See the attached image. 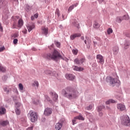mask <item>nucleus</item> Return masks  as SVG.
I'll return each instance as SVG.
<instances>
[{"instance_id":"38","label":"nucleus","mask_w":130,"mask_h":130,"mask_svg":"<svg viewBox=\"0 0 130 130\" xmlns=\"http://www.w3.org/2000/svg\"><path fill=\"white\" fill-rule=\"evenodd\" d=\"M12 37H14V38H17V37H19V33H15L13 35Z\"/></svg>"},{"instance_id":"23","label":"nucleus","mask_w":130,"mask_h":130,"mask_svg":"<svg viewBox=\"0 0 130 130\" xmlns=\"http://www.w3.org/2000/svg\"><path fill=\"white\" fill-rule=\"evenodd\" d=\"M115 101L113 100H109L106 102V104H107V105H108L111 103H115Z\"/></svg>"},{"instance_id":"42","label":"nucleus","mask_w":130,"mask_h":130,"mask_svg":"<svg viewBox=\"0 0 130 130\" xmlns=\"http://www.w3.org/2000/svg\"><path fill=\"white\" fill-rule=\"evenodd\" d=\"M7 79H8V77H7L6 76H4L2 77V80L3 81H4V82H6V81H7Z\"/></svg>"},{"instance_id":"43","label":"nucleus","mask_w":130,"mask_h":130,"mask_svg":"<svg viewBox=\"0 0 130 130\" xmlns=\"http://www.w3.org/2000/svg\"><path fill=\"white\" fill-rule=\"evenodd\" d=\"M5 49H6V48H5V46H3V47L0 48V52H3V51L5 50Z\"/></svg>"},{"instance_id":"13","label":"nucleus","mask_w":130,"mask_h":130,"mask_svg":"<svg viewBox=\"0 0 130 130\" xmlns=\"http://www.w3.org/2000/svg\"><path fill=\"white\" fill-rule=\"evenodd\" d=\"M117 108L120 111H123L125 109V106L121 104H119L117 105Z\"/></svg>"},{"instance_id":"32","label":"nucleus","mask_w":130,"mask_h":130,"mask_svg":"<svg viewBox=\"0 0 130 130\" xmlns=\"http://www.w3.org/2000/svg\"><path fill=\"white\" fill-rule=\"evenodd\" d=\"M21 106V103H15V107H16V109H19L18 108Z\"/></svg>"},{"instance_id":"48","label":"nucleus","mask_w":130,"mask_h":130,"mask_svg":"<svg viewBox=\"0 0 130 130\" xmlns=\"http://www.w3.org/2000/svg\"><path fill=\"white\" fill-rule=\"evenodd\" d=\"M23 34H27V29H24L22 31Z\"/></svg>"},{"instance_id":"55","label":"nucleus","mask_w":130,"mask_h":130,"mask_svg":"<svg viewBox=\"0 0 130 130\" xmlns=\"http://www.w3.org/2000/svg\"><path fill=\"white\" fill-rule=\"evenodd\" d=\"M81 39L82 40H84V37H81Z\"/></svg>"},{"instance_id":"35","label":"nucleus","mask_w":130,"mask_h":130,"mask_svg":"<svg viewBox=\"0 0 130 130\" xmlns=\"http://www.w3.org/2000/svg\"><path fill=\"white\" fill-rule=\"evenodd\" d=\"M4 90L5 92H6L7 94H9V93H10V90L8 89V87H4Z\"/></svg>"},{"instance_id":"11","label":"nucleus","mask_w":130,"mask_h":130,"mask_svg":"<svg viewBox=\"0 0 130 130\" xmlns=\"http://www.w3.org/2000/svg\"><path fill=\"white\" fill-rule=\"evenodd\" d=\"M34 28H35V24H34V23L28 24L27 26V29H28V32H31Z\"/></svg>"},{"instance_id":"3","label":"nucleus","mask_w":130,"mask_h":130,"mask_svg":"<svg viewBox=\"0 0 130 130\" xmlns=\"http://www.w3.org/2000/svg\"><path fill=\"white\" fill-rule=\"evenodd\" d=\"M45 57L47 58V59H54V60H56V59L61 58L62 56L57 50H54L52 53L46 54Z\"/></svg>"},{"instance_id":"8","label":"nucleus","mask_w":130,"mask_h":130,"mask_svg":"<svg viewBox=\"0 0 130 130\" xmlns=\"http://www.w3.org/2000/svg\"><path fill=\"white\" fill-rule=\"evenodd\" d=\"M122 20H128V16L127 15H124L123 16L117 17L116 21L117 23H121Z\"/></svg>"},{"instance_id":"19","label":"nucleus","mask_w":130,"mask_h":130,"mask_svg":"<svg viewBox=\"0 0 130 130\" xmlns=\"http://www.w3.org/2000/svg\"><path fill=\"white\" fill-rule=\"evenodd\" d=\"M62 126V123H58L56 124L55 125V129L56 130H59L60 128H61V127Z\"/></svg>"},{"instance_id":"39","label":"nucleus","mask_w":130,"mask_h":130,"mask_svg":"<svg viewBox=\"0 0 130 130\" xmlns=\"http://www.w3.org/2000/svg\"><path fill=\"white\" fill-rule=\"evenodd\" d=\"M85 60L86 59L85 58V57H83L80 60V63H83V62H85Z\"/></svg>"},{"instance_id":"36","label":"nucleus","mask_w":130,"mask_h":130,"mask_svg":"<svg viewBox=\"0 0 130 130\" xmlns=\"http://www.w3.org/2000/svg\"><path fill=\"white\" fill-rule=\"evenodd\" d=\"M45 97L46 100H47V101H49V102H50V103L52 102V101L50 100V98H49V96H48V95H45Z\"/></svg>"},{"instance_id":"12","label":"nucleus","mask_w":130,"mask_h":130,"mask_svg":"<svg viewBox=\"0 0 130 130\" xmlns=\"http://www.w3.org/2000/svg\"><path fill=\"white\" fill-rule=\"evenodd\" d=\"M66 78L67 80H70V81H73L75 80V76L72 74H66Z\"/></svg>"},{"instance_id":"60","label":"nucleus","mask_w":130,"mask_h":130,"mask_svg":"<svg viewBox=\"0 0 130 130\" xmlns=\"http://www.w3.org/2000/svg\"><path fill=\"white\" fill-rule=\"evenodd\" d=\"M35 104H36V105H37V103H35Z\"/></svg>"},{"instance_id":"29","label":"nucleus","mask_w":130,"mask_h":130,"mask_svg":"<svg viewBox=\"0 0 130 130\" xmlns=\"http://www.w3.org/2000/svg\"><path fill=\"white\" fill-rule=\"evenodd\" d=\"M104 108H105V106L102 105L98 107V111L100 112L101 110H102V109H104Z\"/></svg>"},{"instance_id":"57","label":"nucleus","mask_w":130,"mask_h":130,"mask_svg":"<svg viewBox=\"0 0 130 130\" xmlns=\"http://www.w3.org/2000/svg\"><path fill=\"white\" fill-rule=\"evenodd\" d=\"M27 9H28V10H30V7L27 6Z\"/></svg>"},{"instance_id":"47","label":"nucleus","mask_w":130,"mask_h":130,"mask_svg":"<svg viewBox=\"0 0 130 130\" xmlns=\"http://www.w3.org/2000/svg\"><path fill=\"white\" fill-rule=\"evenodd\" d=\"M76 121H77L76 120V119H75L74 120H72V123H73V125H75V124H76Z\"/></svg>"},{"instance_id":"30","label":"nucleus","mask_w":130,"mask_h":130,"mask_svg":"<svg viewBox=\"0 0 130 130\" xmlns=\"http://www.w3.org/2000/svg\"><path fill=\"white\" fill-rule=\"evenodd\" d=\"M75 7H77V6H76V5H73V6L70 7L69 8L68 11H69V12H71V11H72V10H74V8H75Z\"/></svg>"},{"instance_id":"26","label":"nucleus","mask_w":130,"mask_h":130,"mask_svg":"<svg viewBox=\"0 0 130 130\" xmlns=\"http://www.w3.org/2000/svg\"><path fill=\"white\" fill-rule=\"evenodd\" d=\"M19 89L21 92L24 90V86H23V84L22 83H19L18 85Z\"/></svg>"},{"instance_id":"21","label":"nucleus","mask_w":130,"mask_h":130,"mask_svg":"<svg viewBox=\"0 0 130 130\" xmlns=\"http://www.w3.org/2000/svg\"><path fill=\"white\" fill-rule=\"evenodd\" d=\"M73 25H74V26L76 27V28H78V29H79V28H80V23H79V22H78V21H77L76 20H75L73 22Z\"/></svg>"},{"instance_id":"27","label":"nucleus","mask_w":130,"mask_h":130,"mask_svg":"<svg viewBox=\"0 0 130 130\" xmlns=\"http://www.w3.org/2000/svg\"><path fill=\"white\" fill-rule=\"evenodd\" d=\"M32 86L34 87H37V88H38V87H39V83H38V81H35L33 84H32Z\"/></svg>"},{"instance_id":"58","label":"nucleus","mask_w":130,"mask_h":130,"mask_svg":"<svg viewBox=\"0 0 130 130\" xmlns=\"http://www.w3.org/2000/svg\"><path fill=\"white\" fill-rule=\"evenodd\" d=\"M84 43H85V44H87V41H84Z\"/></svg>"},{"instance_id":"14","label":"nucleus","mask_w":130,"mask_h":130,"mask_svg":"<svg viewBox=\"0 0 130 130\" xmlns=\"http://www.w3.org/2000/svg\"><path fill=\"white\" fill-rule=\"evenodd\" d=\"M73 70L74 71H77V72H82V71H84V68L81 67H78V66H73L72 67Z\"/></svg>"},{"instance_id":"34","label":"nucleus","mask_w":130,"mask_h":130,"mask_svg":"<svg viewBox=\"0 0 130 130\" xmlns=\"http://www.w3.org/2000/svg\"><path fill=\"white\" fill-rule=\"evenodd\" d=\"M72 52H73V54H75V55H77V54H78V50L73 49V50H72Z\"/></svg>"},{"instance_id":"20","label":"nucleus","mask_w":130,"mask_h":130,"mask_svg":"<svg viewBox=\"0 0 130 130\" xmlns=\"http://www.w3.org/2000/svg\"><path fill=\"white\" fill-rule=\"evenodd\" d=\"M0 123L1 125H3V126H6V125H8V124H9V121H1Z\"/></svg>"},{"instance_id":"9","label":"nucleus","mask_w":130,"mask_h":130,"mask_svg":"<svg viewBox=\"0 0 130 130\" xmlns=\"http://www.w3.org/2000/svg\"><path fill=\"white\" fill-rule=\"evenodd\" d=\"M96 59L99 63H101L102 64L104 63V59H103V56L101 54H98L96 55Z\"/></svg>"},{"instance_id":"41","label":"nucleus","mask_w":130,"mask_h":130,"mask_svg":"<svg viewBox=\"0 0 130 130\" xmlns=\"http://www.w3.org/2000/svg\"><path fill=\"white\" fill-rule=\"evenodd\" d=\"M55 45L57 46V47H60V43L58 42H55Z\"/></svg>"},{"instance_id":"31","label":"nucleus","mask_w":130,"mask_h":130,"mask_svg":"<svg viewBox=\"0 0 130 130\" xmlns=\"http://www.w3.org/2000/svg\"><path fill=\"white\" fill-rule=\"evenodd\" d=\"M74 62L75 63H76V64H80V60H79V59L76 58L74 60Z\"/></svg>"},{"instance_id":"28","label":"nucleus","mask_w":130,"mask_h":130,"mask_svg":"<svg viewBox=\"0 0 130 130\" xmlns=\"http://www.w3.org/2000/svg\"><path fill=\"white\" fill-rule=\"evenodd\" d=\"M15 113L17 115H20V114H21V111L19 109H16Z\"/></svg>"},{"instance_id":"17","label":"nucleus","mask_w":130,"mask_h":130,"mask_svg":"<svg viewBox=\"0 0 130 130\" xmlns=\"http://www.w3.org/2000/svg\"><path fill=\"white\" fill-rule=\"evenodd\" d=\"M81 34H74L73 35L71 36L70 38L71 40H74L75 38H77V37H81Z\"/></svg>"},{"instance_id":"1","label":"nucleus","mask_w":130,"mask_h":130,"mask_svg":"<svg viewBox=\"0 0 130 130\" xmlns=\"http://www.w3.org/2000/svg\"><path fill=\"white\" fill-rule=\"evenodd\" d=\"M62 93L68 99H75L78 97V91L72 88H67L63 90Z\"/></svg>"},{"instance_id":"56","label":"nucleus","mask_w":130,"mask_h":130,"mask_svg":"<svg viewBox=\"0 0 130 130\" xmlns=\"http://www.w3.org/2000/svg\"><path fill=\"white\" fill-rule=\"evenodd\" d=\"M107 108L108 110H110V108H109V107H107Z\"/></svg>"},{"instance_id":"44","label":"nucleus","mask_w":130,"mask_h":130,"mask_svg":"<svg viewBox=\"0 0 130 130\" xmlns=\"http://www.w3.org/2000/svg\"><path fill=\"white\" fill-rule=\"evenodd\" d=\"M45 74H46V75H50L51 74V72H50V71L47 70L45 71Z\"/></svg>"},{"instance_id":"40","label":"nucleus","mask_w":130,"mask_h":130,"mask_svg":"<svg viewBox=\"0 0 130 130\" xmlns=\"http://www.w3.org/2000/svg\"><path fill=\"white\" fill-rule=\"evenodd\" d=\"M93 108V106L92 105H89L86 108L87 110H91Z\"/></svg>"},{"instance_id":"16","label":"nucleus","mask_w":130,"mask_h":130,"mask_svg":"<svg viewBox=\"0 0 130 130\" xmlns=\"http://www.w3.org/2000/svg\"><path fill=\"white\" fill-rule=\"evenodd\" d=\"M42 34H44V35H47V34H48V28L42 27Z\"/></svg>"},{"instance_id":"6","label":"nucleus","mask_w":130,"mask_h":130,"mask_svg":"<svg viewBox=\"0 0 130 130\" xmlns=\"http://www.w3.org/2000/svg\"><path fill=\"white\" fill-rule=\"evenodd\" d=\"M106 80H107V82H108V80L109 81L110 84L112 87H114V86H115V84H116V83H117V82H118V80H117V79L112 78V77L107 78Z\"/></svg>"},{"instance_id":"50","label":"nucleus","mask_w":130,"mask_h":130,"mask_svg":"<svg viewBox=\"0 0 130 130\" xmlns=\"http://www.w3.org/2000/svg\"><path fill=\"white\" fill-rule=\"evenodd\" d=\"M99 116H103V113H102V112H100L99 113Z\"/></svg>"},{"instance_id":"24","label":"nucleus","mask_w":130,"mask_h":130,"mask_svg":"<svg viewBox=\"0 0 130 130\" xmlns=\"http://www.w3.org/2000/svg\"><path fill=\"white\" fill-rule=\"evenodd\" d=\"M93 28H95V29H98V28H99L100 27V25L99 24V23L98 22H95L94 24H93Z\"/></svg>"},{"instance_id":"22","label":"nucleus","mask_w":130,"mask_h":130,"mask_svg":"<svg viewBox=\"0 0 130 130\" xmlns=\"http://www.w3.org/2000/svg\"><path fill=\"white\" fill-rule=\"evenodd\" d=\"M74 119H79V120H84V118L83 117L82 115H79L78 116H76L74 117Z\"/></svg>"},{"instance_id":"5","label":"nucleus","mask_w":130,"mask_h":130,"mask_svg":"<svg viewBox=\"0 0 130 130\" xmlns=\"http://www.w3.org/2000/svg\"><path fill=\"white\" fill-rule=\"evenodd\" d=\"M121 122L123 125H125V126H130L129 117L127 115L123 116L121 118Z\"/></svg>"},{"instance_id":"45","label":"nucleus","mask_w":130,"mask_h":130,"mask_svg":"<svg viewBox=\"0 0 130 130\" xmlns=\"http://www.w3.org/2000/svg\"><path fill=\"white\" fill-rule=\"evenodd\" d=\"M13 43H14V44H17V43H18V39H15L13 40Z\"/></svg>"},{"instance_id":"59","label":"nucleus","mask_w":130,"mask_h":130,"mask_svg":"<svg viewBox=\"0 0 130 130\" xmlns=\"http://www.w3.org/2000/svg\"><path fill=\"white\" fill-rule=\"evenodd\" d=\"M14 1H15V2H18V0H14Z\"/></svg>"},{"instance_id":"10","label":"nucleus","mask_w":130,"mask_h":130,"mask_svg":"<svg viewBox=\"0 0 130 130\" xmlns=\"http://www.w3.org/2000/svg\"><path fill=\"white\" fill-rule=\"evenodd\" d=\"M51 113H52V111L51 110V109H50L49 108H47L45 109L44 114L46 116H48L50 115V114H51Z\"/></svg>"},{"instance_id":"52","label":"nucleus","mask_w":130,"mask_h":130,"mask_svg":"<svg viewBox=\"0 0 130 130\" xmlns=\"http://www.w3.org/2000/svg\"><path fill=\"white\" fill-rule=\"evenodd\" d=\"M34 19H35V16H32L31 17V20L32 21H33V20H34Z\"/></svg>"},{"instance_id":"51","label":"nucleus","mask_w":130,"mask_h":130,"mask_svg":"<svg viewBox=\"0 0 130 130\" xmlns=\"http://www.w3.org/2000/svg\"><path fill=\"white\" fill-rule=\"evenodd\" d=\"M0 29L3 31V26H2V23H0Z\"/></svg>"},{"instance_id":"2","label":"nucleus","mask_w":130,"mask_h":130,"mask_svg":"<svg viewBox=\"0 0 130 130\" xmlns=\"http://www.w3.org/2000/svg\"><path fill=\"white\" fill-rule=\"evenodd\" d=\"M14 22L12 25V29H17L18 28H21L24 25V21L22 18H20L19 16H16L13 17Z\"/></svg>"},{"instance_id":"25","label":"nucleus","mask_w":130,"mask_h":130,"mask_svg":"<svg viewBox=\"0 0 130 130\" xmlns=\"http://www.w3.org/2000/svg\"><path fill=\"white\" fill-rule=\"evenodd\" d=\"M113 50L114 54H117V53H118V47H115L113 48Z\"/></svg>"},{"instance_id":"53","label":"nucleus","mask_w":130,"mask_h":130,"mask_svg":"<svg viewBox=\"0 0 130 130\" xmlns=\"http://www.w3.org/2000/svg\"><path fill=\"white\" fill-rule=\"evenodd\" d=\"M32 50H33L34 51H36V48H32Z\"/></svg>"},{"instance_id":"37","label":"nucleus","mask_w":130,"mask_h":130,"mask_svg":"<svg viewBox=\"0 0 130 130\" xmlns=\"http://www.w3.org/2000/svg\"><path fill=\"white\" fill-rule=\"evenodd\" d=\"M108 34H111V33H112V32H113V30H112V28H108Z\"/></svg>"},{"instance_id":"46","label":"nucleus","mask_w":130,"mask_h":130,"mask_svg":"<svg viewBox=\"0 0 130 130\" xmlns=\"http://www.w3.org/2000/svg\"><path fill=\"white\" fill-rule=\"evenodd\" d=\"M125 45V48L126 49V46H128L129 45V42H127L126 44H124Z\"/></svg>"},{"instance_id":"4","label":"nucleus","mask_w":130,"mask_h":130,"mask_svg":"<svg viewBox=\"0 0 130 130\" xmlns=\"http://www.w3.org/2000/svg\"><path fill=\"white\" fill-rule=\"evenodd\" d=\"M27 116L28 117H30V121H31V122H35V121H37L38 119V115L36 112L30 111Z\"/></svg>"},{"instance_id":"54","label":"nucleus","mask_w":130,"mask_h":130,"mask_svg":"<svg viewBox=\"0 0 130 130\" xmlns=\"http://www.w3.org/2000/svg\"><path fill=\"white\" fill-rule=\"evenodd\" d=\"M99 3H102L103 2H104V0H99Z\"/></svg>"},{"instance_id":"33","label":"nucleus","mask_w":130,"mask_h":130,"mask_svg":"<svg viewBox=\"0 0 130 130\" xmlns=\"http://www.w3.org/2000/svg\"><path fill=\"white\" fill-rule=\"evenodd\" d=\"M55 14L58 17L60 16V14L59 13V10H58V9H56Z\"/></svg>"},{"instance_id":"18","label":"nucleus","mask_w":130,"mask_h":130,"mask_svg":"<svg viewBox=\"0 0 130 130\" xmlns=\"http://www.w3.org/2000/svg\"><path fill=\"white\" fill-rule=\"evenodd\" d=\"M7 69L0 63V73H6Z\"/></svg>"},{"instance_id":"49","label":"nucleus","mask_w":130,"mask_h":130,"mask_svg":"<svg viewBox=\"0 0 130 130\" xmlns=\"http://www.w3.org/2000/svg\"><path fill=\"white\" fill-rule=\"evenodd\" d=\"M35 18H36V19H37L38 18V14H36L34 15Z\"/></svg>"},{"instance_id":"15","label":"nucleus","mask_w":130,"mask_h":130,"mask_svg":"<svg viewBox=\"0 0 130 130\" xmlns=\"http://www.w3.org/2000/svg\"><path fill=\"white\" fill-rule=\"evenodd\" d=\"M7 113V110L3 106H0V115H4Z\"/></svg>"},{"instance_id":"7","label":"nucleus","mask_w":130,"mask_h":130,"mask_svg":"<svg viewBox=\"0 0 130 130\" xmlns=\"http://www.w3.org/2000/svg\"><path fill=\"white\" fill-rule=\"evenodd\" d=\"M50 95L51 96L52 98V100L54 102H56L58 99V95H57V93H55L54 91H51L50 92Z\"/></svg>"}]
</instances>
